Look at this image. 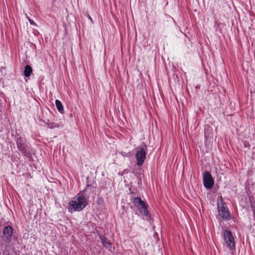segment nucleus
<instances>
[{"label": "nucleus", "instance_id": "1", "mask_svg": "<svg viewBox=\"0 0 255 255\" xmlns=\"http://www.w3.org/2000/svg\"><path fill=\"white\" fill-rule=\"evenodd\" d=\"M85 190L80 191L76 196V199L72 200L69 203L68 211H80L84 209L88 204L89 197L85 194Z\"/></svg>", "mask_w": 255, "mask_h": 255}, {"label": "nucleus", "instance_id": "2", "mask_svg": "<svg viewBox=\"0 0 255 255\" xmlns=\"http://www.w3.org/2000/svg\"><path fill=\"white\" fill-rule=\"evenodd\" d=\"M133 203L139 210L140 214L145 217V219L148 220L150 218L147 208L145 203L139 197H135L133 199Z\"/></svg>", "mask_w": 255, "mask_h": 255}, {"label": "nucleus", "instance_id": "3", "mask_svg": "<svg viewBox=\"0 0 255 255\" xmlns=\"http://www.w3.org/2000/svg\"><path fill=\"white\" fill-rule=\"evenodd\" d=\"M224 242L232 254L235 251V241L232 232L228 230L224 231L223 234Z\"/></svg>", "mask_w": 255, "mask_h": 255}, {"label": "nucleus", "instance_id": "4", "mask_svg": "<svg viewBox=\"0 0 255 255\" xmlns=\"http://www.w3.org/2000/svg\"><path fill=\"white\" fill-rule=\"evenodd\" d=\"M218 210L219 215L221 216L223 219L226 220H229L231 219V215L229 209L226 204L222 200L221 203L218 205Z\"/></svg>", "mask_w": 255, "mask_h": 255}, {"label": "nucleus", "instance_id": "5", "mask_svg": "<svg viewBox=\"0 0 255 255\" xmlns=\"http://www.w3.org/2000/svg\"><path fill=\"white\" fill-rule=\"evenodd\" d=\"M203 181L205 187L207 189L212 188L214 184L212 175L208 171H205L203 173Z\"/></svg>", "mask_w": 255, "mask_h": 255}, {"label": "nucleus", "instance_id": "6", "mask_svg": "<svg viewBox=\"0 0 255 255\" xmlns=\"http://www.w3.org/2000/svg\"><path fill=\"white\" fill-rule=\"evenodd\" d=\"M146 155V151L142 147L140 148L136 151L135 154V158L137 161V165L138 166H141L143 164Z\"/></svg>", "mask_w": 255, "mask_h": 255}, {"label": "nucleus", "instance_id": "7", "mask_svg": "<svg viewBox=\"0 0 255 255\" xmlns=\"http://www.w3.org/2000/svg\"><path fill=\"white\" fill-rule=\"evenodd\" d=\"M16 144L17 148L22 153H25L27 151L26 145L24 141L21 137H18L16 139Z\"/></svg>", "mask_w": 255, "mask_h": 255}, {"label": "nucleus", "instance_id": "8", "mask_svg": "<svg viewBox=\"0 0 255 255\" xmlns=\"http://www.w3.org/2000/svg\"><path fill=\"white\" fill-rule=\"evenodd\" d=\"M13 234V229L10 226H6L3 230V235L7 240H11V237Z\"/></svg>", "mask_w": 255, "mask_h": 255}, {"label": "nucleus", "instance_id": "9", "mask_svg": "<svg viewBox=\"0 0 255 255\" xmlns=\"http://www.w3.org/2000/svg\"><path fill=\"white\" fill-rule=\"evenodd\" d=\"M100 238L101 239L103 246L106 249H108L109 250L111 251V243L109 240H108L106 237H104L102 235L100 236Z\"/></svg>", "mask_w": 255, "mask_h": 255}, {"label": "nucleus", "instance_id": "10", "mask_svg": "<svg viewBox=\"0 0 255 255\" xmlns=\"http://www.w3.org/2000/svg\"><path fill=\"white\" fill-rule=\"evenodd\" d=\"M55 105L58 112L61 114L64 113V108L62 103L58 100L55 101Z\"/></svg>", "mask_w": 255, "mask_h": 255}, {"label": "nucleus", "instance_id": "11", "mask_svg": "<svg viewBox=\"0 0 255 255\" xmlns=\"http://www.w3.org/2000/svg\"><path fill=\"white\" fill-rule=\"evenodd\" d=\"M32 72V68L29 65H26L24 68V75L26 77L30 76Z\"/></svg>", "mask_w": 255, "mask_h": 255}, {"label": "nucleus", "instance_id": "12", "mask_svg": "<svg viewBox=\"0 0 255 255\" xmlns=\"http://www.w3.org/2000/svg\"><path fill=\"white\" fill-rule=\"evenodd\" d=\"M25 15L31 25L36 26V23L33 20L30 19V17L28 16H27L26 14H25Z\"/></svg>", "mask_w": 255, "mask_h": 255}, {"label": "nucleus", "instance_id": "13", "mask_svg": "<svg viewBox=\"0 0 255 255\" xmlns=\"http://www.w3.org/2000/svg\"><path fill=\"white\" fill-rule=\"evenodd\" d=\"M49 127L51 128H58L59 125L58 124L56 123H52L51 124V126L49 125Z\"/></svg>", "mask_w": 255, "mask_h": 255}, {"label": "nucleus", "instance_id": "14", "mask_svg": "<svg viewBox=\"0 0 255 255\" xmlns=\"http://www.w3.org/2000/svg\"><path fill=\"white\" fill-rule=\"evenodd\" d=\"M98 203L99 204H101L102 202H103V199L102 198H98L97 200Z\"/></svg>", "mask_w": 255, "mask_h": 255}, {"label": "nucleus", "instance_id": "15", "mask_svg": "<svg viewBox=\"0 0 255 255\" xmlns=\"http://www.w3.org/2000/svg\"><path fill=\"white\" fill-rule=\"evenodd\" d=\"M88 17H89V19H90V20H91V21H93V20H92V18H91V17L90 15H89Z\"/></svg>", "mask_w": 255, "mask_h": 255}, {"label": "nucleus", "instance_id": "16", "mask_svg": "<svg viewBox=\"0 0 255 255\" xmlns=\"http://www.w3.org/2000/svg\"><path fill=\"white\" fill-rule=\"evenodd\" d=\"M102 188H103V187H100V190H101L102 189Z\"/></svg>", "mask_w": 255, "mask_h": 255}]
</instances>
